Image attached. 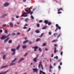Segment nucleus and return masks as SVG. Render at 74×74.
Masks as SVG:
<instances>
[{"label":"nucleus","instance_id":"1","mask_svg":"<svg viewBox=\"0 0 74 74\" xmlns=\"http://www.w3.org/2000/svg\"><path fill=\"white\" fill-rule=\"evenodd\" d=\"M10 35V34H9L8 36H5V35H3L2 36V37L1 38V40H3L4 39H5L6 38H7V37H8Z\"/></svg>","mask_w":74,"mask_h":74},{"label":"nucleus","instance_id":"2","mask_svg":"<svg viewBox=\"0 0 74 74\" xmlns=\"http://www.w3.org/2000/svg\"><path fill=\"white\" fill-rule=\"evenodd\" d=\"M10 5V4H9V3H7V2H5V3L4 4V7H7L8 6Z\"/></svg>","mask_w":74,"mask_h":74},{"label":"nucleus","instance_id":"3","mask_svg":"<svg viewBox=\"0 0 74 74\" xmlns=\"http://www.w3.org/2000/svg\"><path fill=\"white\" fill-rule=\"evenodd\" d=\"M32 69L34 71L33 73L34 72H36V73H38L37 72V71H38V69H37V68H33Z\"/></svg>","mask_w":74,"mask_h":74},{"label":"nucleus","instance_id":"4","mask_svg":"<svg viewBox=\"0 0 74 74\" xmlns=\"http://www.w3.org/2000/svg\"><path fill=\"white\" fill-rule=\"evenodd\" d=\"M8 71H9V70H8L7 71H6L4 72H1L0 73V74H6V73H7V72H8Z\"/></svg>","mask_w":74,"mask_h":74},{"label":"nucleus","instance_id":"5","mask_svg":"<svg viewBox=\"0 0 74 74\" xmlns=\"http://www.w3.org/2000/svg\"><path fill=\"white\" fill-rule=\"evenodd\" d=\"M58 27H57L55 30V32H57V30H58V28L59 29H61V27H60L58 26Z\"/></svg>","mask_w":74,"mask_h":74},{"label":"nucleus","instance_id":"6","mask_svg":"<svg viewBox=\"0 0 74 74\" xmlns=\"http://www.w3.org/2000/svg\"><path fill=\"white\" fill-rule=\"evenodd\" d=\"M10 38V37L8 38H7L4 41V43H5V42H6V41H7L8 40H9Z\"/></svg>","mask_w":74,"mask_h":74},{"label":"nucleus","instance_id":"7","mask_svg":"<svg viewBox=\"0 0 74 74\" xmlns=\"http://www.w3.org/2000/svg\"><path fill=\"white\" fill-rule=\"evenodd\" d=\"M7 16V14H4L2 15V16L1 17V18H4V17H5V16Z\"/></svg>","mask_w":74,"mask_h":74},{"label":"nucleus","instance_id":"8","mask_svg":"<svg viewBox=\"0 0 74 74\" xmlns=\"http://www.w3.org/2000/svg\"><path fill=\"white\" fill-rule=\"evenodd\" d=\"M28 42H29V40H26L25 41L23 42V44H26V43H27Z\"/></svg>","mask_w":74,"mask_h":74},{"label":"nucleus","instance_id":"9","mask_svg":"<svg viewBox=\"0 0 74 74\" xmlns=\"http://www.w3.org/2000/svg\"><path fill=\"white\" fill-rule=\"evenodd\" d=\"M10 25L11 27H14V24L11 23H10Z\"/></svg>","mask_w":74,"mask_h":74},{"label":"nucleus","instance_id":"10","mask_svg":"<svg viewBox=\"0 0 74 74\" xmlns=\"http://www.w3.org/2000/svg\"><path fill=\"white\" fill-rule=\"evenodd\" d=\"M8 66V65H6V66H3L1 68V69H4V68H5L6 67H7V66Z\"/></svg>","mask_w":74,"mask_h":74},{"label":"nucleus","instance_id":"11","mask_svg":"<svg viewBox=\"0 0 74 74\" xmlns=\"http://www.w3.org/2000/svg\"><path fill=\"white\" fill-rule=\"evenodd\" d=\"M56 52H58V51L56 50V47H55L54 49V53H56Z\"/></svg>","mask_w":74,"mask_h":74},{"label":"nucleus","instance_id":"12","mask_svg":"<svg viewBox=\"0 0 74 74\" xmlns=\"http://www.w3.org/2000/svg\"><path fill=\"white\" fill-rule=\"evenodd\" d=\"M6 58V56L5 55H4L2 57L3 60H5Z\"/></svg>","mask_w":74,"mask_h":74},{"label":"nucleus","instance_id":"13","mask_svg":"<svg viewBox=\"0 0 74 74\" xmlns=\"http://www.w3.org/2000/svg\"><path fill=\"white\" fill-rule=\"evenodd\" d=\"M11 51L13 52H15V51H16V49L13 48L12 49H11Z\"/></svg>","mask_w":74,"mask_h":74},{"label":"nucleus","instance_id":"14","mask_svg":"<svg viewBox=\"0 0 74 74\" xmlns=\"http://www.w3.org/2000/svg\"><path fill=\"white\" fill-rule=\"evenodd\" d=\"M44 22L45 23H46V24H48V21L47 20H46L44 21Z\"/></svg>","mask_w":74,"mask_h":74},{"label":"nucleus","instance_id":"15","mask_svg":"<svg viewBox=\"0 0 74 74\" xmlns=\"http://www.w3.org/2000/svg\"><path fill=\"white\" fill-rule=\"evenodd\" d=\"M24 60V58L21 59L18 62V63H20L21 61H22V60Z\"/></svg>","mask_w":74,"mask_h":74},{"label":"nucleus","instance_id":"16","mask_svg":"<svg viewBox=\"0 0 74 74\" xmlns=\"http://www.w3.org/2000/svg\"><path fill=\"white\" fill-rule=\"evenodd\" d=\"M21 47V45H18L16 48V50H18L20 47Z\"/></svg>","mask_w":74,"mask_h":74},{"label":"nucleus","instance_id":"17","mask_svg":"<svg viewBox=\"0 0 74 74\" xmlns=\"http://www.w3.org/2000/svg\"><path fill=\"white\" fill-rule=\"evenodd\" d=\"M21 16V17H22V16H23V17H27V15H23V14H22Z\"/></svg>","mask_w":74,"mask_h":74},{"label":"nucleus","instance_id":"18","mask_svg":"<svg viewBox=\"0 0 74 74\" xmlns=\"http://www.w3.org/2000/svg\"><path fill=\"white\" fill-rule=\"evenodd\" d=\"M47 26L46 25L45 26L43 27L42 28V29L43 30H44V29H47Z\"/></svg>","mask_w":74,"mask_h":74},{"label":"nucleus","instance_id":"19","mask_svg":"<svg viewBox=\"0 0 74 74\" xmlns=\"http://www.w3.org/2000/svg\"><path fill=\"white\" fill-rule=\"evenodd\" d=\"M37 58H34L33 60V61L34 62H37Z\"/></svg>","mask_w":74,"mask_h":74},{"label":"nucleus","instance_id":"20","mask_svg":"<svg viewBox=\"0 0 74 74\" xmlns=\"http://www.w3.org/2000/svg\"><path fill=\"white\" fill-rule=\"evenodd\" d=\"M41 40V39H40V38H38L36 40V42H38V41H40Z\"/></svg>","mask_w":74,"mask_h":74},{"label":"nucleus","instance_id":"21","mask_svg":"<svg viewBox=\"0 0 74 74\" xmlns=\"http://www.w3.org/2000/svg\"><path fill=\"white\" fill-rule=\"evenodd\" d=\"M26 47H27V46H26L25 45H24L23 46H22V48L23 49H25V48H26Z\"/></svg>","mask_w":74,"mask_h":74},{"label":"nucleus","instance_id":"22","mask_svg":"<svg viewBox=\"0 0 74 74\" xmlns=\"http://www.w3.org/2000/svg\"><path fill=\"white\" fill-rule=\"evenodd\" d=\"M35 32L36 33H39L40 32V31L39 30H37L35 31Z\"/></svg>","mask_w":74,"mask_h":74},{"label":"nucleus","instance_id":"23","mask_svg":"<svg viewBox=\"0 0 74 74\" xmlns=\"http://www.w3.org/2000/svg\"><path fill=\"white\" fill-rule=\"evenodd\" d=\"M28 21H29V18H27L25 20V21L26 22H28Z\"/></svg>","mask_w":74,"mask_h":74},{"label":"nucleus","instance_id":"24","mask_svg":"<svg viewBox=\"0 0 74 74\" xmlns=\"http://www.w3.org/2000/svg\"><path fill=\"white\" fill-rule=\"evenodd\" d=\"M16 60H17V58H15L12 61H11V62H15V61H16Z\"/></svg>","mask_w":74,"mask_h":74},{"label":"nucleus","instance_id":"25","mask_svg":"<svg viewBox=\"0 0 74 74\" xmlns=\"http://www.w3.org/2000/svg\"><path fill=\"white\" fill-rule=\"evenodd\" d=\"M15 64V63H14L13 64V63L12 62L10 64V65H9V66H12V65H14V64Z\"/></svg>","mask_w":74,"mask_h":74},{"label":"nucleus","instance_id":"26","mask_svg":"<svg viewBox=\"0 0 74 74\" xmlns=\"http://www.w3.org/2000/svg\"><path fill=\"white\" fill-rule=\"evenodd\" d=\"M58 33H55L53 35L55 37H56V36H58Z\"/></svg>","mask_w":74,"mask_h":74},{"label":"nucleus","instance_id":"27","mask_svg":"<svg viewBox=\"0 0 74 74\" xmlns=\"http://www.w3.org/2000/svg\"><path fill=\"white\" fill-rule=\"evenodd\" d=\"M60 10H62V11H63V8H60V9L58 10V11H60Z\"/></svg>","mask_w":74,"mask_h":74},{"label":"nucleus","instance_id":"28","mask_svg":"<svg viewBox=\"0 0 74 74\" xmlns=\"http://www.w3.org/2000/svg\"><path fill=\"white\" fill-rule=\"evenodd\" d=\"M16 35V34L15 33H14L11 34V36H15V35Z\"/></svg>","mask_w":74,"mask_h":74},{"label":"nucleus","instance_id":"29","mask_svg":"<svg viewBox=\"0 0 74 74\" xmlns=\"http://www.w3.org/2000/svg\"><path fill=\"white\" fill-rule=\"evenodd\" d=\"M41 63H42V62H41V61H40V62L39 64L38 65V68H40V66H41Z\"/></svg>","mask_w":74,"mask_h":74},{"label":"nucleus","instance_id":"30","mask_svg":"<svg viewBox=\"0 0 74 74\" xmlns=\"http://www.w3.org/2000/svg\"><path fill=\"white\" fill-rule=\"evenodd\" d=\"M40 72H41V73H42V74H46V73H45V72H43V71H40Z\"/></svg>","mask_w":74,"mask_h":74},{"label":"nucleus","instance_id":"31","mask_svg":"<svg viewBox=\"0 0 74 74\" xmlns=\"http://www.w3.org/2000/svg\"><path fill=\"white\" fill-rule=\"evenodd\" d=\"M15 54V52H13L12 53H11V55H14Z\"/></svg>","mask_w":74,"mask_h":74},{"label":"nucleus","instance_id":"32","mask_svg":"<svg viewBox=\"0 0 74 74\" xmlns=\"http://www.w3.org/2000/svg\"><path fill=\"white\" fill-rule=\"evenodd\" d=\"M23 13V14H22V15H25H25H27V14H27V12L26 13V12H24Z\"/></svg>","mask_w":74,"mask_h":74},{"label":"nucleus","instance_id":"33","mask_svg":"<svg viewBox=\"0 0 74 74\" xmlns=\"http://www.w3.org/2000/svg\"><path fill=\"white\" fill-rule=\"evenodd\" d=\"M12 40H10L8 42L9 44L10 43H11L12 42Z\"/></svg>","mask_w":74,"mask_h":74},{"label":"nucleus","instance_id":"34","mask_svg":"<svg viewBox=\"0 0 74 74\" xmlns=\"http://www.w3.org/2000/svg\"><path fill=\"white\" fill-rule=\"evenodd\" d=\"M38 51H39V52H42V50H41V48H39L38 49Z\"/></svg>","mask_w":74,"mask_h":74},{"label":"nucleus","instance_id":"35","mask_svg":"<svg viewBox=\"0 0 74 74\" xmlns=\"http://www.w3.org/2000/svg\"><path fill=\"white\" fill-rule=\"evenodd\" d=\"M45 45H46V43H43L42 45V47H44V46H45Z\"/></svg>","mask_w":74,"mask_h":74},{"label":"nucleus","instance_id":"36","mask_svg":"<svg viewBox=\"0 0 74 74\" xmlns=\"http://www.w3.org/2000/svg\"><path fill=\"white\" fill-rule=\"evenodd\" d=\"M48 25H51V24H52V23L51 22H49V23L48 22Z\"/></svg>","mask_w":74,"mask_h":74},{"label":"nucleus","instance_id":"37","mask_svg":"<svg viewBox=\"0 0 74 74\" xmlns=\"http://www.w3.org/2000/svg\"><path fill=\"white\" fill-rule=\"evenodd\" d=\"M5 34H7L8 33V31H7V30H5Z\"/></svg>","mask_w":74,"mask_h":74},{"label":"nucleus","instance_id":"38","mask_svg":"<svg viewBox=\"0 0 74 74\" xmlns=\"http://www.w3.org/2000/svg\"><path fill=\"white\" fill-rule=\"evenodd\" d=\"M37 27H40V24L38 23L37 24Z\"/></svg>","mask_w":74,"mask_h":74},{"label":"nucleus","instance_id":"39","mask_svg":"<svg viewBox=\"0 0 74 74\" xmlns=\"http://www.w3.org/2000/svg\"><path fill=\"white\" fill-rule=\"evenodd\" d=\"M27 54H28V53L27 52L25 54V55H24V56H25V57L26 56H27Z\"/></svg>","mask_w":74,"mask_h":74},{"label":"nucleus","instance_id":"40","mask_svg":"<svg viewBox=\"0 0 74 74\" xmlns=\"http://www.w3.org/2000/svg\"><path fill=\"white\" fill-rule=\"evenodd\" d=\"M61 34H60L57 37V38H59V37H60V35H61Z\"/></svg>","mask_w":74,"mask_h":74},{"label":"nucleus","instance_id":"41","mask_svg":"<svg viewBox=\"0 0 74 74\" xmlns=\"http://www.w3.org/2000/svg\"><path fill=\"white\" fill-rule=\"evenodd\" d=\"M38 47L37 46L34 47V49H38Z\"/></svg>","mask_w":74,"mask_h":74},{"label":"nucleus","instance_id":"42","mask_svg":"<svg viewBox=\"0 0 74 74\" xmlns=\"http://www.w3.org/2000/svg\"><path fill=\"white\" fill-rule=\"evenodd\" d=\"M25 11L26 12H28V11H29V10H27V8H26V9H25Z\"/></svg>","mask_w":74,"mask_h":74},{"label":"nucleus","instance_id":"43","mask_svg":"<svg viewBox=\"0 0 74 74\" xmlns=\"http://www.w3.org/2000/svg\"><path fill=\"white\" fill-rule=\"evenodd\" d=\"M44 34V33H42L41 34V36H39L40 37H42L43 36V35Z\"/></svg>","mask_w":74,"mask_h":74},{"label":"nucleus","instance_id":"44","mask_svg":"<svg viewBox=\"0 0 74 74\" xmlns=\"http://www.w3.org/2000/svg\"><path fill=\"white\" fill-rule=\"evenodd\" d=\"M31 18L32 19H34V17L33 16V15L31 16Z\"/></svg>","mask_w":74,"mask_h":74},{"label":"nucleus","instance_id":"45","mask_svg":"<svg viewBox=\"0 0 74 74\" xmlns=\"http://www.w3.org/2000/svg\"><path fill=\"white\" fill-rule=\"evenodd\" d=\"M58 14H62V12L58 11Z\"/></svg>","mask_w":74,"mask_h":74},{"label":"nucleus","instance_id":"46","mask_svg":"<svg viewBox=\"0 0 74 74\" xmlns=\"http://www.w3.org/2000/svg\"><path fill=\"white\" fill-rule=\"evenodd\" d=\"M56 41H57V40H54L52 41V42H56Z\"/></svg>","mask_w":74,"mask_h":74},{"label":"nucleus","instance_id":"47","mask_svg":"<svg viewBox=\"0 0 74 74\" xmlns=\"http://www.w3.org/2000/svg\"><path fill=\"white\" fill-rule=\"evenodd\" d=\"M33 11H32L31 12V13H30V15H32L33 14Z\"/></svg>","mask_w":74,"mask_h":74},{"label":"nucleus","instance_id":"48","mask_svg":"<svg viewBox=\"0 0 74 74\" xmlns=\"http://www.w3.org/2000/svg\"><path fill=\"white\" fill-rule=\"evenodd\" d=\"M32 44V42L31 41H30L29 42V45H31Z\"/></svg>","mask_w":74,"mask_h":74},{"label":"nucleus","instance_id":"49","mask_svg":"<svg viewBox=\"0 0 74 74\" xmlns=\"http://www.w3.org/2000/svg\"><path fill=\"white\" fill-rule=\"evenodd\" d=\"M21 34V33L20 32H18L17 33V35H19Z\"/></svg>","mask_w":74,"mask_h":74},{"label":"nucleus","instance_id":"50","mask_svg":"<svg viewBox=\"0 0 74 74\" xmlns=\"http://www.w3.org/2000/svg\"><path fill=\"white\" fill-rule=\"evenodd\" d=\"M31 30V28H29V29L28 30L27 32H29V31L30 30Z\"/></svg>","mask_w":74,"mask_h":74},{"label":"nucleus","instance_id":"51","mask_svg":"<svg viewBox=\"0 0 74 74\" xmlns=\"http://www.w3.org/2000/svg\"><path fill=\"white\" fill-rule=\"evenodd\" d=\"M50 69H51V68H53V67H52V66L51 65V64H50Z\"/></svg>","mask_w":74,"mask_h":74},{"label":"nucleus","instance_id":"52","mask_svg":"<svg viewBox=\"0 0 74 74\" xmlns=\"http://www.w3.org/2000/svg\"><path fill=\"white\" fill-rule=\"evenodd\" d=\"M56 27H58L59 26V25L58 24H56Z\"/></svg>","mask_w":74,"mask_h":74},{"label":"nucleus","instance_id":"53","mask_svg":"<svg viewBox=\"0 0 74 74\" xmlns=\"http://www.w3.org/2000/svg\"><path fill=\"white\" fill-rule=\"evenodd\" d=\"M61 55H63V51H61L60 53Z\"/></svg>","mask_w":74,"mask_h":74},{"label":"nucleus","instance_id":"54","mask_svg":"<svg viewBox=\"0 0 74 74\" xmlns=\"http://www.w3.org/2000/svg\"><path fill=\"white\" fill-rule=\"evenodd\" d=\"M2 26H3V27H5V26H6V24H4V25H2Z\"/></svg>","mask_w":74,"mask_h":74},{"label":"nucleus","instance_id":"55","mask_svg":"<svg viewBox=\"0 0 74 74\" xmlns=\"http://www.w3.org/2000/svg\"><path fill=\"white\" fill-rule=\"evenodd\" d=\"M56 59L57 60H58V56H56Z\"/></svg>","mask_w":74,"mask_h":74},{"label":"nucleus","instance_id":"56","mask_svg":"<svg viewBox=\"0 0 74 74\" xmlns=\"http://www.w3.org/2000/svg\"><path fill=\"white\" fill-rule=\"evenodd\" d=\"M51 32H49V35H51Z\"/></svg>","mask_w":74,"mask_h":74},{"label":"nucleus","instance_id":"57","mask_svg":"<svg viewBox=\"0 0 74 74\" xmlns=\"http://www.w3.org/2000/svg\"><path fill=\"white\" fill-rule=\"evenodd\" d=\"M31 12V11L29 10L28 12H27V14H30V13Z\"/></svg>","mask_w":74,"mask_h":74},{"label":"nucleus","instance_id":"58","mask_svg":"<svg viewBox=\"0 0 74 74\" xmlns=\"http://www.w3.org/2000/svg\"><path fill=\"white\" fill-rule=\"evenodd\" d=\"M23 29H27V27H23Z\"/></svg>","mask_w":74,"mask_h":74},{"label":"nucleus","instance_id":"59","mask_svg":"<svg viewBox=\"0 0 74 74\" xmlns=\"http://www.w3.org/2000/svg\"><path fill=\"white\" fill-rule=\"evenodd\" d=\"M11 20L12 21H14V18H11Z\"/></svg>","mask_w":74,"mask_h":74},{"label":"nucleus","instance_id":"60","mask_svg":"<svg viewBox=\"0 0 74 74\" xmlns=\"http://www.w3.org/2000/svg\"><path fill=\"white\" fill-rule=\"evenodd\" d=\"M61 61V59L58 60V62H60Z\"/></svg>","mask_w":74,"mask_h":74},{"label":"nucleus","instance_id":"61","mask_svg":"<svg viewBox=\"0 0 74 74\" xmlns=\"http://www.w3.org/2000/svg\"><path fill=\"white\" fill-rule=\"evenodd\" d=\"M41 22H42V20H40L39 22V23H41Z\"/></svg>","mask_w":74,"mask_h":74},{"label":"nucleus","instance_id":"62","mask_svg":"<svg viewBox=\"0 0 74 74\" xmlns=\"http://www.w3.org/2000/svg\"><path fill=\"white\" fill-rule=\"evenodd\" d=\"M45 50L46 51H48V50H49V49H48L46 48L45 49Z\"/></svg>","mask_w":74,"mask_h":74},{"label":"nucleus","instance_id":"63","mask_svg":"<svg viewBox=\"0 0 74 74\" xmlns=\"http://www.w3.org/2000/svg\"><path fill=\"white\" fill-rule=\"evenodd\" d=\"M3 32V30L2 29L0 30V33H2Z\"/></svg>","mask_w":74,"mask_h":74},{"label":"nucleus","instance_id":"64","mask_svg":"<svg viewBox=\"0 0 74 74\" xmlns=\"http://www.w3.org/2000/svg\"><path fill=\"white\" fill-rule=\"evenodd\" d=\"M54 47H58V45L56 44L54 45Z\"/></svg>","mask_w":74,"mask_h":74}]
</instances>
